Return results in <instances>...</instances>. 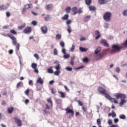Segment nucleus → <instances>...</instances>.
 Here are the masks:
<instances>
[{
	"instance_id": "24",
	"label": "nucleus",
	"mask_w": 127,
	"mask_h": 127,
	"mask_svg": "<svg viewBox=\"0 0 127 127\" xmlns=\"http://www.w3.org/2000/svg\"><path fill=\"white\" fill-rule=\"evenodd\" d=\"M53 67L52 66H50V68H48L47 69L48 73L50 74H53V69H52Z\"/></svg>"
},
{
	"instance_id": "36",
	"label": "nucleus",
	"mask_w": 127,
	"mask_h": 127,
	"mask_svg": "<svg viewBox=\"0 0 127 127\" xmlns=\"http://www.w3.org/2000/svg\"><path fill=\"white\" fill-rule=\"evenodd\" d=\"M102 123V121H101L100 119H98L97 120V124L98 126H101V124Z\"/></svg>"
},
{
	"instance_id": "49",
	"label": "nucleus",
	"mask_w": 127,
	"mask_h": 127,
	"mask_svg": "<svg viewBox=\"0 0 127 127\" xmlns=\"http://www.w3.org/2000/svg\"><path fill=\"white\" fill-rule=\"evenodd\" d=\"M74 49H75V46L74 45H72L70 50V51H71V52H73V51H74Z\"/></svg>"
},
{
	"instance_id": "53",
	"label": "nucleus",
	"mask_w": 127,
	"mask_h": 127,
	"mask_svg": "<svg viewBox=\"0 0 127 127\" xmlns=\"http://www.w3.org/2000/svg\"><path fill=\"white\" fill-rule=\"evenodd\" d=\"M74 59L73 58H71V60L70 62V64H71V66H73L74 65Z\"/></svg>"
},
{
	"instance_id": "4",
	"label": "nucleus",
	"mask_w": 127,
	"mask_h": 127,
	"mask_svg": "<svg viewBox=\"0 0 127 127\" xmlns=\"http://www.w3.org/2000/svg\"><path fill=\"white\" fill-rule=\"evenodd\" d=\"M98 92L101 95H104L105 98H110V95L108 94V91L102 87L99 86L98 87Z\"/></svg>"
},
{
	"instance_id": "8",
	"label": "nucleus",
	"mask_w": 127,
	"mask_h": 127,
	"mask_svg": "<svg viewBox=\"0 0 127 127\" xmlns=\"http://www.w3.org/2000/svg\"><path fill=\"white\" fill-rule=\"evenodd\" d=\"M32 7V4H27L25 5V7L22 9V13H24L28 8H31Z\"/></svg>"
},
{
	"instance_id": "5",
	"label": "nucleus",
	"mask_w": 127,
	"mask_h": 127,
	"mask_svg": "<svg viewBox=\"0 0 127 127\" xmlns=\"http://www.w3.org/2000/svg\"><path fill=\"white\" fill-rule=\"evenodd\" d=\"M123 48H124V47L120 46L119 45H113L111 52L112 53H118V52H120L121 49H123Z\"/></svg>"
},
{
	"instance_id": "54",
	"label": "nucleus",
	"mask_w": 127,
	"mask_h": 127,
	"mask_svg": "<svg viewBox=\"0 0 127 127\" xmlns=\"http://www.w3.org/2000/svg\"><path fill=\"white\" fill-rule=\"evenodd\" d=\"M66 70H67V71H72V67H67L65 68Z\"/></svg>"
},
{
	"instance_id": "32",
	"label": "nucleus",
	"mask_w": 127,
	"mask_h": 127,
	"mask_svg": "<svg viewBox=\"0 0 127 127\" xmlns=\"http://www.w3.org/2000/svg\"><path fill=\"white\" fill-rule=\"evenodd\" d=\"M21 85H23V84L22 83V82L21 81L19 82L16 85V88H19V87H21Z\"/></svg>"
},
{
	"instance_id": "59",
	"label": "nucleus",
	"mask_w": 127,
	"mask_h": 127,
	"mask_svg": "<svg viewBox=\"0 0 127 127\" xmlns=\"http://www.w3.org/2000/svg\"><path fill=\"white\" fill-rule=\"evenodd\" d=\"M6 15L7 17H9V16H10V12H6Z\"/></svg>"
},
{
	"instance_id": "28",
	"label": "nucleus",
	"mask_w": 127,
	"mask_h": 127,
	"mask_svg": "<svg viewBox=\"0 0 127 127\" xmlns=\"http://www.w3.org/2000/svg\"><path fill=\"white\" fill-rule=\"evenodd\" d=\"M98 2L99 4H105L106 3L105 0H98Z\"/></svg>"
},
{
	"instance_id": "33",
	"label": "nucleus",
	"mask_w": 127,
	"mask_h": 127,
	"mask_svg": "<svg viewBox=\"0 0 127 127\" xmlns=\"http://www.w3.org/2000/svg\"><path fill=\"white\" fill-rule=\"evenodd\" d=\"M65 22H66L67 25H68H68H70V24H71V23H72V21L70 19H67V20H66Z\"/></svg>"
},
{
	"instance_id": "12",
	"label": "nucleus",
	"mask_w": 127,
	"mask_h": 127,
	"mask_svg": "<svg viewBox=\"0 0 127 127\" xmlns=\"http://www.w3.org/2000/svg\"><path fill=\"white\" fill-rule=\"evenodd\" d=\"M104 57V54L101 53L99 54H97L96 56H95V59L96 60H99L100 59H102Z\"/></svg>"
},
{
	"instance_id": "31",
	"label": "nucleus",
	"mask_w": 127,
	"mask_h": 127,
	"mask_svg": "<svg viewBox=\"0 0 127 127\" xmlns=\"http://www.w3.org/2000/svg\"><path fill=\"white\" fill-rule=\"evenodd\" d=\"M66 13H69V12H70V10H71V7L68 6L65 9Z\"/></svg>"
},
{
	"instance_id": "9",
	"label": "nucleus",
	"mask_w": 127,
	"mask_h": 127,
	"mask_svg": "<svg viewBox=\"0 0 127 127\" xmlns=\"http://www.w3.org/2000/svg\"><path fill=\"white\" fill-rule=\"evenodd\" d=\"M32 29L31 27H27L24 29L23 31V32L24 33H25L26 34H28L29 33H30L31 32Z\"/></svg>"
},
{
	"instance_id": "10",
	"label": "nucleus",
	"mask_w": 127,
	"mask_h": 127,
	"mask_svg": "<svg viewBox=\"0 0 127 127\" xmlns=\"http://www.w3.org/2000/svg\"><path fill=\"white\" fill-rule=\"evenodd\" d=\"M41 31L43 34H46L48 32V29L46 26H42L41 28Z\"/></svg>"
},
{
	"instance_id": "44",
	"label": "nucleus",
	"mask_w": 127,
	"mask_h": 127,
	"mask_svg": "<svg viewBox=\"0 0 127 127\" xmlns=\"http://www.w3.org/2000/svg\"><path fill=\"white\" fill-rule=\"evenodd\" d=\"M83 13V10H82V8H79L77 10V13L80 14V13Z\"/></svg>"
},
{
	"instance_id": "27",
	"label": "nucleus",
	"mask_w": 127,
	"mask_h": 127,
	"mask_svg": "<svg viewBox=\"0 0 127 127\" xmlns=\"http://www.w3.org/2000/svg\"><path fill=\"white\" fill-rule=\"evenodd\" d=\"M85 3L87 5H91L92 0H85Z\"/></svg>"
},
{
	"instance_id": "50",
	"label": "nucleus",
	"mask_w": 127,
	"mask_h": 127,
	"mask_svg": "<svg viewBox=\"0 0 127 127\" xmlns=\"http://www.w3.org/2000/svg\"><path fill=\"white\" fill-rule=\"evenodd\" d=\"M108 125L111 126L113 124V121H112V120H111V119H109L108 121Z\"/></svg>"
},
{
	"instance_id": "41",
	"label": "nucleus",
	"mask_w": 127,
	"mask_h": 127,
	"mask_svg": "<svg viewBox=\"0 0 127 127\" xmlns=\"http://www.w3.org/2000/svg\"><path fill=\"white\" fill-rule=\"evenodd\" d=\"M123 14L124 15V16H127V9L123 11Z\"/></svg>"
},
{
	"instance_id": "47",
	"label": "nucleus",
	"mask_w": 127,
	"mask_h": 127,
	"mask_svg": "<svg viewBox=\"0 0 127 127\" xmlns=\"http://www.w3.org/2000/svg\"><path fill=\"white\" fill-rule=\"evenodd\" d=\"M56 103L57 104H61V99H57L56 100Z\"/></svg>"
},
{
	"instance_id": "38",
	"label": "nucleus",
	"mask_w": 127,
	"mask_h": 127,
	"mask_svg": "<svg viewBox=\"0 0 127 127\" xmlns=\"http://www.w3.org/2000/svg\"><path fill=\"white\" fill-rule=\"evenodd\" d=\"M70 57V55L65 54L64 56V59H68Z\"/></svg>"
},
{
	"instance_id": "57",
	"label": "nucleus",
	"mask_w": 127,
	"mask_h": 127,
	"mask_svg": "<svg viewBox=\"0 0 127 127\" xmlns=\"http://www.w3.org/2000/svg\"><path fill=\"white\" fill-rule=\"evenodd\" d=\"M1 106H5L6 105V103H5V101L4 100H3L2 101V103H1Z\"/></svg>"
},
{
	"instance_id": "48",
	"label": "nucleus",
	"mask_w": 127,
	"mask_h": 127,
	"mask_svg": "<svg viewBox=\"0 0 127 127\" xmlns=\"http://www.w3.org/2000/svg\"><path fill=\"white\" fill-rule=\"evenodd\" d=\"M60 73V70H56V71H55L54 74L56 76H58Z\"/></svg>"
},
{
	"instance_id": "64",
	"label": "nucleus",
	"mask_w": 127,
	"mask_h": 127,
	"mask_svg": "<svg viewBox=\"0 0 127 127\" xmlns=\"http://www.w3.org/2000/svg\"><path fill=\"white\" fill-rule=\"evenodd\" d=\"M110 127H119V126L112 125Z\"/></svg>"
},
{
	"instance_id": "43",
	"label": "nucleus",
	"mask_w": 127,
	"mask_h": 127,
	"mask_svg": "<svg viewBox=\"0 0 127 127\" xmlns=\"http://www.w3.org/2000/svg\"><path fill=\"white\" fill-rule=\"evenodd\" d=\"M56 69L57 70H59L61 69V67L60 66V64H58L57 66H56Z\"/></svg>"
},
{
	"instance_id": "62",
	"label": "nucleus",
	"mask_w": 127,
	"mask_h": 127,
	"mask_svg": "<svg viewBox=\"0 0 127 127\" xmlns=\"http://www.w3.org/2000/svg\"><path fill=\"white\" fill-rule=\"evenodd\" d=\"M62 53L64 54H66V49H65L64 48H63V49H62Z\"/></svg>"
},
{
	"instance_id": "23",
	"label": "nucleus",
	"mask_w": 127,
	"mask_h": 127,
	"mask_svg": "<svg viewBox=\"0 0 127 127\" xmlns=\"http://www.w3.org/2000/svg\"><path fill=\"white\" fill-rule=\"evenodd\" d=\"M79 50H80L81 52H86V51H88V49L80 47Z\"/></svg>"
},
{
	"instance_id": "25",
	"label": "nucleus",
	"mask_w": 127,
	"mask_h": 127,
	"mask_svg": "<svg viewBox=\"0 0 127 127\" xmlns=\"http://www.w3.org/2000/svg\"><path fill=\"white\" fill-rule=\"evenodd\" d=\"M45 21H49L50 20V15H46L44 18Z\"/></svg>"
},
{
	"instance_id": "51",
	"label": "nucleus",
	"mask_w": 127,
	"mask_h": 127,
	"mask_svg": "<svg viewBox=\"0 0 127 127\" xmlns=\"http://www.w3.org/2000/svg\"><path fill=\"white\" fill-rule=\"evenodd\" d=\"M34 57H35V58H36V59L37 60H38L39 59V56L38 55V54H35L34 55Z\"/></svg>"
},
{
	"instance_id": "18",
	"label": "nucleus",
	"mask_w": 127,
	"mask_h": 127,
	"mask_svg": "<svg viewBox=\"0 0 127 127\" xmlns=\"http://www.w3.org/2000/svg\"><path fill=\"white\" fill-rule=\"evenodd\" d=\"M77 7H73L72 8V11L73 12V15H75V14H77V13H78V11L77 10Z\"/></svg>"
},
{
	"instance_id": "34",
	"label": "nucleus",
	"mask_w": 127,
	"mask_h": 127,
	"mask_svg": "<svg viewBox=\"0 0 127 127\" xmlns=\"http://www.w3.org/2000/svg\"><path fill=\"white\" fill-rule=\"evenodd\" d=\"M60 46L61 47H63V48H64L65 47V43L63 41H61L60 42Z\"/></svg>"
},
{
	"instance_id": "42",
	"label": "nucleus",
	"mask_w": 127,
	"mask_h": 127,
	"mask_svg": "<svg viewBox=\"0 0 127 127\" xmlns=\"http://www.w3.org/2000/svg\"><path fill=\"white\" fill-rule=\"evenodd\" d=\"M56 39H61V35L58 34L56 36Z\"/></svg>"
},
{
	"instance_id": "29",
	"label": "nucleus",
	"mask_w": 127,
	"mask_h": 127,
	"mask_svg": "<svg viewBox=\"0 0 127 127\" xmlns=\"http://www.w3.org/2000/svg\"><path fill=\"white\" fill-rule=\"evenodd\" d=\"M32 68H33V69H36L37 68V64H35V63H32Z\"/></svg>"
},
{
	"instance_id": "63",
	"label": "nucleus",
	"mask_w": 127,
	"mask_h": 127,
	"mask_svg": "<svg viewBox=\"0 0 127 127\" xmlns=\"http://www.w3.org/2000/svg\"><path fill=\"white\" fill-rule=\"evenodd\" d=\"M114 123L116 124L117 123H119V119L116 118L114 119Z\"/></svg>"
},
{
	"instance_id": "17",
	"label": "nucleus",
	"mask_w": 127,
	"mask_h": 127,
	"mask_svg": "<svg viewBox=\"0 0 127 127\" xmlns=\"http://www.w3.org/2000/svg\"><path fill=\"white\" fill-rule=\"evenodd\" d=\"M95 35L97 36L95 37L96 39H99L100 37H101V35H100V32L99 31L96 30L95 31Z\"/></svg>"
},
{
	"instance_id": "13",
	"label": "nucleus",
	"mask_w": 127,
	"mask_h": 127,
	"mask_svg": "<svg viewBox=\"0 0 127 127\" xmlns=\"http://www.w3.org/2000/svg\"><path fill=\"white\" fill-rule=\"evenodd\" d=\"M108 100H110L112 103H114V104H119V101L117 100L116 98H112L111 96H110L109 98H106Z\"/></svg>"
},
{
	"instance_id": "16",
	"label": "nucleus",
	"mask_w": 127,
	"mask_h": 127,
	"mask_svg": "<svg viewBox=\"0 0 127 127\" xmlns=\"http://www.w3.org/2000/svg\"><path fill=\"white\" fill-rule=\"evenodd\" d=\"M36 82H37V83L42 85V84H43L44 81H43V80H42V78H41V77H38Z\"/></svg>"
},
{
	"instance_id": "39",
	"label": "nucleus",
	"mask_w": 127,
	"mask_h": 127,
	"mask_svg": "<svg viewBox=\"0 0 127 127\" xmlns=\"http://www.w3.org/2000/svg\"><path fill=\"white\" fill-rule=\"evenodd\" d=\"M67 30L68 33H71V32H72V31L71 30V26L70 25L68 26V29Z\"/></svg>"
},
{
	"instance_id": "11",
	"label": "nucleus",
	"mask_w": 127,
	"mask_h": 127,
	"mask_svg": "<svg viewBox=\"0 0 127 127\" xmlns=\"http://www.w3.org/2000/svg\"><path fill=\"white\" fill-rule=\"evenodd\" d=\"M14 120L15 123L18 124L17 125L18 127H21V126H22V123H21V121H20V120H19L18 118L15 117L14 118Z\"/></svg>"
},
{
	"instance_id": "6",
	"label": "nucleus",
	"mask_w": 127,
	"mask_h": 127,
	"mask_svg": "<svg viewBox=\"0 0 127 127\" xmlns=\"http://www.w3.org/2000/svg\"><path fill=\"white\" fill-rule=\"evenodd\" d=\"M112 12H106L103 16V19L105 20V21H106L107 22H110L112 18Z\"/></svg>"
},
{
	"instance_id": "56",
	"label": "nucleus",
	"mask_w": 127,
	"mask_h": 127,
	"mask_svg": "<svg viewBox=\"0 0 127 127\" xmlns=\"http://www.w3.org/2000/svg\"><path fill=\"white\" fill-rule=\"evenodd\" d=\"M123 45L124 46V47L127 48V40L125 41V43H123Z\"/></svg>"
},
{
	"instance_id": "14",
	"label": "nucleus",
	"mask_w": 127,
	"mask_h": 127,
	"mask_svg": "<svg viewBox=\"0 0 127 127\" xmlns=\"http://www.w3.org/2000/svg\"><path fill=\"white\" fill-rule=\"evenodd\" d=\"M101 44H103L104 46L106 47H109V44L107 42V40L102 39L100 41Z\"/></svg>"
},
{
	"instance_id": "40",
	"label": "nucleus",
	"mask_w": 127,
	"mask_h": 127,
	"mask_svg": "<svg viewBox=\"0 0 127 127\" xmlns=\"http://www.w3.org/2000/svg\"><path fill=\"white\" fill-rule=\"evenodd\" d=\"M25 94L26 95V96H29V89H27L25 91Z\"/></svg>"
},
{
	"instance_id": "20",
	"label": "nucleus",
	"mask_w": 127,
	"mask_h": 127,
	"mask_svg": "<svg viewBox=\"0 0 127 127\" xmlns=\"http://www.w3.org/2000/svg\"><path fill=\"white\" fill-rule=\"evenodd\" d=\"M53 7V5L52 4H50L46 6V8L47 10H51V9H52Z\"/></svg>"
},
{
	"instance_id": "52",
	"label": "nucleus",
	"mask_w": 127,
	"mask_h": 127,
	"mask_svg": "<svg viewBox=\"0 0 127 127\" xmlns=\"http://www.w3.org/2000/svg\"><path fill=\"white\" fill-rule=\"evenodd\" d=\"M83 61L84 63H86L87 62H89V59H88L87 58H85L83 60Z\"/></svg>"
},
{
	"instance_id": "37",
	"label": "nucleus",
	"mask_w": 127,
	"mask_h": 127,
	"mask_svg": "<svg viewBox=\"0 0 127 127\" xmlns=\"http://www.w3.org/2000/svg\"><path fill=\"white\" fill-rule=\"evenodd\" d=\"M126 115H120V119L121 120H126Z\"/></svg>"
},
{
	"instance_id": "15",
	"label": "nucleus",
	"mask_w": 127,
	"mask_h": 127,
	"mask_svg": "<svg viewBox=\"0 0 127 127\" xmlns=\"http://www.w3.org/2000/svg\"><path fill=\"white\" fill-rule=\"evenodd\" d=\"M58 93L59 94H60V95H61V98H65V97H66V94L64 92L61 91H58Z\"/></svg>"
},
{
	"instance_id": "61",
	"label": "nucleus",
	"mask_w": 127,
	"mask_h": 127,
	"mask_svg": "<svg viewBox=\"0 0 127 127\" xmlns=\"http://www.w3.org/2000/svg\"><path fill=\"white\" fill-rule=\"evenodd\" d=\"M116 71L117 72V73H120V72L121 71V69H120L119 67H117L116 68Z\"/></svg>"
},
{
	"instance_id": "21",
	"label": "nucleus",
	"mask_w": 127,
	"mask_h": 127,
	"mask_svg": "<svg viewBox=\"0 0 127 127\" xmlns=\"http://www.w3.org/2000/svg\"><path fill=\"white\" fill-rule=\"evenodd\" d=\"M101 50H102V48L100 47H98L95 51L94 54H98L99 52H101Z\"/></svg>"
},
{
	"instance_id": "60",
	"label": "nucleus",
	"mask_w": 127,
	"mask_h": 127,
	"mask_svg": "<svg viewBox=\"0 0 127 127\" xmlns=\"http://www.w3.org/2000/svg\"><path fill=\"white\" fill-rule=\"evenodd\" d=\"M112 118H116L117 117V115L116 114V113L114 112H113L112 113Z\"/></svg>"
},
{
	"instance_id": "46",
	"label": "nucleus",
	"mask_w": 127,
	"mask_h": 127,
	"mask_svg": "<svg viewBox=\"0 0 127 127\" xmlns=\"http://www.w3.org/2000/svg\"><path fill=\"white\" fill-rule=\"evenodd\" d=\"M10 33H11L12 34H14V35L17 34V33H16L14 30H11L10 31Z\"/></svg>"
},
{
	"instance_id": "55",
	"label": "nucleus",
	"mask_w": 127,
	"mask_h": 127,
	"mask_svg": "<svg viewBox=\"0 0 127 127\" xmlns=\"http://www.w3.org/2000/svg\"><path fill=\"white\" fill-rule=\"evenodd\" d=\"M77 103H78L79 106H83V102H82V101L78 100L77 101Z\"/></svg>"
},
{
	"instance_id": "58",
	"label": "nucleus",
	"mask_w": 127,
	"mask_h": 127,
	"mask_svg": "<svg viewBox=\"0 0 127 127\" xmlns=\"http://www.w3.org/2000/svg\"><path fill=\"white\" fill-rule=\"evenodd\" d=\"M32 24H33V25H37V22H36V21H33L32 22Z\"/></svg>"
},
{
	"instance_id": "1",
	"label": "nucleus",
	"mask_w": 127,
	"mask_h": 127,
	"mask_svg": "<svg viewBox=\"0 0 127 127\" xmlns=\"http://www.w3.org/2000/svg\"><path fill=\"white\" fill-rule=\"evenodd\" d=\"M114 95L117 100H119L120 98L121 99V101L119 103L120 106L121 107L124 106L127 102V100H126L127 98V95L123 93H115Z\"/></svg>"
},
{
	"instance_id": "35",
	"label": "nucleus",
	"mask_w": 127,
	"mask_h": 127,
	"mask_svg": "<svg viewBox=\"0 0 127 127\" xmlns=\"http://www.w3.org/2000/svg\"><path fill=\"white\" fill-rule=\"evenodd\" d=\"M89 10H93V11H94V10H96V8L95 7V6H90L89 7Z\"/></svg>"
},
{
	"instance_id": "2",
	"label": "nucleus",
	"mask_w": 127,
	"mask_h": 127,
	"mask_svg": "<svg viewBox=\"0 0 127 127\" xmlns=\"http://www.w3.org/2000/svg\"><path fill=\"white\" fill-rule=\"evenodd\" d=\"M47 101L48 103H50V105L46 104V108L44 110V112L46 115H49L50 114V112L49 111V110L53 107V102H52V100L51 99V98H48L47 99Z\"/></svg>"
},
{
	"instance_id": "19",
	"label": "nucleus",
	"mask_w": 127,
	"mask_h": 127,
	"mask_svg": "<svg viewBox=\"0 0 127 127\" xmlns=\"http://www.w3.org/2000/svg\"><path fill=\"white\" fill-rule=\"evenodd\" d=\"M7 6L4 4H2L0 6V10H6Z\"/></svg>"
},
{
	"instance_id": "22",
	"label": "nucleus",
	"mask_w": 127,
	"mask_h": 127,
	"mask_svg": "<svg viewBox=\"0 0 127 127\" xmlns=\"http://www.w3.org/2000/svg\"><path fill=\"white\" fill-rule=\"evenodd\" d=\"M69 18V15L65 14L63 17H62L63 20H67Z\"/></svg>"
},
{
	"instance_id": "45",
	"label": "nucleus",
	"mask_w": 127,
	"mask_h": 127,
	"mask_svg": "<svg viewBox=\"0 0 127 127\" xmlns=\"http://www.w3.org/2000/svg\"><path fill=\"white\" fill-rule=\"evenodd\" d=\"M54 55H58V51L56 49L54 50Z\"/></svg>"
},
{
	"instance_id": "30",
	"label": "nucleus",
	"mask_w": 127,
	"mask_h": 127,
	"mask_svg": "<svg viewBox=\"0 0 127 127\" xmlns=\"http://www.w3.org/2000/svg\"><path fill=\"white\" fill-rule=\"evenodd\" d=\"M25 24H23L22 26H20L18 27V29L20 30H22L24 27H25Z\"/></svg>"
},
{
	"instance_id": "7",
	"label": "nucleus",
	"mask_w": 127,
	"mask_h": 127,
	"mask_svg": "<svg viewBox=\"0 0 127 127\" xmlns=\"http://www.w3.org/2000/svg\"><path fill=\"white\" fill-rule=\"evenodd\" d=\"M65 111L67 115H68V114H70L68 116V119H71V118H73V117H74V111L73 110L67 107L65 109Z\"/></svg>"
},
{
	"instance_id": "26",
	"label": "nucleus",
	"mask_w": 127,
	"mask_h": 127,
	"mask_svg": "<svg viewBox=\"0 0 127 127\" xmlns=\"http://www.w3.org/2000/svg\"><path fill=\"white\" fill-rule=\"evenodd\" d=\"M12 112H13V107H10L8 108V114H12Z\"/></svg>"
},
{
	"instance_id": "3",
	"label": "nucleus",
	"mask_w": 127,
	"mask_h": 127,
	"mask_svg": "<svg viewBox=\"0 0 127 127\" xmlns=\"http://www.w3.org/2000/svg\"><path fill=\"white\" fill-rule=\"evenodd\" d=\"M8 36L12 40V44L16 46V49L17 51H19V47H20V45L19 43H17L16 41V38L14 36L12 35L11 34H8Z\"/></svg>"
}]
</instances>
